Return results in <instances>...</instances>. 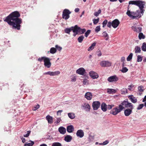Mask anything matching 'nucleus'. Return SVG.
Segmentation results:
<instances>
[{
  "instance_id": "nucleus-12",
  "label": "nucleus",
  "mask_w": 146,
  "mask_h": 146,
  "mask_svg": "<svg viewBox=\"0 0 146 146\" xmlns=\"http://www.w3.org/2000/svg\"><path fill=\"white\" fill-rule=\"evenodd\" d=\"M82 107L83 108L84 110L87 111H90V105L87 103H85L82 105Z\"/></svg>"
},
{
  "instance_id": "nucleus-32",
  "label": "nucleus",
  "mask_w": 146,
  "mask_h": 146,
  "mask_svg": "<svg viewBox=\"0 0 146 146\" xmlns=\"http://www.w3.org/2000/svg\"><path fill=\"white\" fill-rule=\"evenodd\" d=\"M86 31L85 29H81L79 27L78 34H83Z\"/></svg>"
},
{
  "instance_id": "nucleus-17",
  "label": "nucleus",
  "mask_w": 146,
  "mask_h": 146,
  "mask_svg": "<svg viewBox=\"0 0 146 146\" xmlns=\"http://www.w3.org/2000/svg\"><path fill=\"white\" fill-rule=\"evenodd\" d=\"M128 98L132 103H135L137 102V98L134 97L133 95H132L129 96Z\"/></svg>"
},
{
  "instance_id": "nucleus-16",
  "label": "nucleus",
  "mask_w": 146,
  "mask_h": 146,
  "mask_svg": "<svg viewBox=\"0 0 146 146\" xmlns=\"http://www.w3.org/2000/svg\"><path fill=\"white\" fill-rule=\"evenodd\" d=\"M76 135L78 137L82 138L84 136V133L82 130L79 129L77 131Z\"/></svg>"
},
{
  "instance_id": "nucleus-37",
  "label": "nucleus",
  "mask_w": 146,
  "mask_h": 146,
  "mask_svg": "<svg viewBox=\"0 0 146 146\" xmlns=\"http://www.w3.org/2000/svg\"><path fill=\"white\" fill-rule=\"evenodd\" d=\"M56 51V48L54 47H52L50 48V53L53 54L55 53Z\"/></svg>"
},
{
  "instance_id": "nucleus-41",
  "label": "nucleus",
  "mask_w": 146,
  "mask_h": 146,
  "mask_svg": "<svg viewBox=\"0 0 146 146\" xmlns=\"http://www.w3.org/2000/svg\"><path fill=\"white\" fill-rule=\"evenodd\" d=\"M52 146H62V145L61 143L56 142L53 143Z\"/></svg>"
},
{
  "instance_id": "nucleus-21",
  "label": "nucleus",
  "mask_w": 146,
  "mask_h": 146,
  "mask_svg": "<svg viewBox=\"0 0 146 146\" xmlns=\"http://www.w3.org/2000/svg\"><path fill=\"white\" fill-rule=\"evenodd\" d=\"M58 131L62 134H64L66 132V129L65 128L63 127H60L58 128Z\"/></svg>"
},
{
  "instance_id": "nucleus-2",
  "label": "nucleus",
  "mask_w": 146,
  "mask_h": 146,
  "mask_svg": "<svg viewBox=\"0 0 146 146\" xmlns=\"http://www.w3.org/2000/svg\"><path fill=\"white\" fill-rule=\"evenodd\" d=\"M122 106L125 108H129L125 109L124 111V115L126 116H128L132 112V110L133 109V104L129 102L127 100H124L122 102Z\"/></svg>"
},
{
  "instance_id": "nucleus-58",
  "label": "nucleus",
  "mask_w": 146,
  "mask_h": 146,
  "mask_svg": "<svg viewBox=\"0 0 146 146\" xmlns=\"http://www.w3.org/2000/svg\"><path fill=\"white\" fill-rule=\"evenodd\" d=\"M103 36L105 37H106L107 36H108V35L107 33H106V31H104L102 33Z\"/></svg>"
},
{
  "instance_id": "nucleus-64",
  "label": "nucleus",
  "mask_w": 146,
  "mask_h": 146,
  "mask_svg": "<svg viewBox=\"0 0 146 146\" xmlns=\"http://www.w3.org/2000/svg\"><path fill=\"white\" fill-rule=\"evenodd\" d=\"M87 82V80L86 79H84L83 81V84L84 85L86 84Z\"/></svg>"
},
{
  "instance_id": "nucleus-27",
  "label": "nucleus",
  "mask_w": 146,
  "mask_h": 146,
  "mask_svg": "<svg viewBox=\"0 0 146 146\" xmlns=\"http://www.w3.org/2000/svg\"><path fill=\"white\" fill-rule=\"evenodd\" d=\"M96 45V42H93V43L88 48V51H90L92 50H93L94 47Z\"/></svg>"
},
{
  "instance_id": "nucleus-48",
  "label": "nucleus",
  "mask_w": 146,
  "mask_h": 146,
  "mask_svg": "<svg viewBox=\"0 0 146 146\" xmlns=\"http://www.w3.org/2000/svg\"><path fill=\"white\" fill-rule=\"evenodd\" d=\"M143 87L142 86H140L138 87V91L140 92H142L144 90L143 89Z\"/></svg>"
},
{
  "instance_id": "nucleus-47",
  "label": "nucleus",
  "mask_w": 146,
  "mask_h": 146,
  "mask_svg": "<svg viewBox=\"0 0 146 146\" xmlns=\"http://www.w3.org/2000/svg\"><path fill=\"white\" fill-rule=\"evenodd\" d=\"M91 31L90 30H88L87 31H86L84 35L86 37H87L90 34Z\"/></svg>"
},
{
  "instance_id": "nucleus-24",
  "label": "nucleus",
  "mask_w": 146,
  "mask_h": 146,
  "mask_svg": "<svg viewBox=\"0 0 146 146\" xmlns=\"http://www.w3.org/2000/svg\"><path fill=\"white\" fill-rule=\"evenodd\" d=\"M46 119L49 123L51 124L53 122V118L49 115H47L46 117Z\"/></svg>"
},
{
  "instance_id": "nucleus-40",
  "label": "nucleus",
  "mask_w": 146,
  "mask_h": 146,
  "mask_svg": "<svg viewBox=\"0 0 146 146\" xmlns=\"http://www.w3.org/2000/svg\"><path fill=\"white\" fill-rule=\"evenodd\" d=\"M133 54L132 53L130 54L127 58V61H130L131 60L133 56Z\"/></svg>"
},
{
  "instance_id": "nucleus-25",
  "label": "nucleus",
  "mask_w": 146,
  "mask_h": 146,
  "mask_svg": "<svg viewBox=\"0 0 146 146\" xmlns=\"http://www.w3.org/2000/svg\"><path fill=\"white\" fill-rule=\"evenodd\" d=\"M140 13H141L140 11L139 10H137L136 12H135V15L134 16V17H135V19H136L137 17H141L143 15L142 14H140Z\"/></svg>"
},
{
  "instance_id": "nucleus-63",
  "label": "nucleus",
  "mask_w": 146,
  "mask_h": 146,
  "mask_svg": "<svg viewBox=\"0 0 146 146\" xmlns=\"http://www.w3.org/2000/svg\"><path fill=\"white\" fill-rule=\"evenodd\" d=\"M88 141H92L93 140V137L91 136H90L89 137V138H88Z\"/></svg>"
},
{
  "instance_id": "nucleus-61",
  "label": "nucleus",
  "mask_w": 146,
  "mask_h": 146,
  "mask_svg": "<svg viewBox=\"0 0 146 146\" xmlns=\"http://www.w3.org/2000/svg\"><path fill=\"white\" fill-rule=\"evenodd\" d=\"M76 80V78L75 76H74L71 78V81L72 82H74Z\"/></svg>"
},
{
  "instance_id": "nucleus-46",
  "label": "nucleus",
  "mask_w": 146,
  "mask_h": 146,
  "mask_svg": "<svg viewBox=\"0 0 146 146\" xmlns=\"http://www.w3.org/2000/svg\"><path fill=\"white\" fill-rule=\"evenodd\" d=\"M121 71L122 73H125L128 71V69L126 67H123Z\"/></svg>"
},
{
  "instance_id": "nucleus-13",
  "label": "nucleus",
  "mask_w": 146,
  "mask_h": 146,
  "mask_svg": "<svg viewBox=\"0 0 146 146\" xmlns=\"http://www.w3.org/2000/svg\"><path fill=\"white\" fill-rule=\"evenodd\" d=\"M112 26L114 28H117L120 23V22L119 20L117 19H115L112 21Z\"/></svg>"
},
{
  "instance_id": "nucleus-6",
  "label": "nucleus",
  "mask_w": 146,
  "mask_h": 146,
  "mask_svg": "<svg viewBox=\"0 0 146 146\" xmlns=\"http://www.w3.org/2000/svg\"><path fill=\"white\" fill-rule=\"evenodd\" d=\"M71 28L72 29V31L74 33L73 35L75 37L78 34L79 29V27L76 25L74 26L71 27Z\"/></svg>"
},
{
  "instance_id": "nucleus-23",
  "label": "nucleus",
  "mask_w": 146,
  "mask_h": 146,
  "mask_svg": "<svg viewBox=\"0 0 146 146\" xmlns=\"http://www.w3.org/2000/svg\"><path fill=\"white\" fill-rule=\"evenodd\" d=\"M72 139V137L70 135H67L64 137V140L66 142H70Z\"/></svg>"
},
{
  "instance_id": "nucleus-10",
  "label": "nucleus",
  "mask_w": 146,
  "mask_h": 146,
  "mask_svg": "<svg viewBox=\"0 0 146 146\" xmlns=\"http://www.w3.org/2000/svg\"><path fill=\"white\" fill-rule=\"evenodd\" d=\"M100 103L99 101L94 102L92 104V107L94 110H97L100 107Z\"/></svg>"
},
{
  "instance_id": "nucleus-56",
  "label": "nucleus",
  "mask_w": 146,
  "mask_h": 146,
  "mask_svg": "<svg viewBox=\"0 0 146 146\" xmlns=\"http://www.w3.org/2000/svg\"><path fill=\"white\" fill-rule=\"evenodd\" d=\"M61 120L60 118H57V121L54 122V123L58 124L59 123Z\"/></svg>"
},
{
  "instance_id": "nucleus-62",
  "label": "nucleus",
  "mask_w": 146,
  "mask_h": 146,
  "mask_svg": "<svg viewBox=\"0 0 146 146\" xmlns=\"http://www.w3.org/2000/svg\"><path fill=\"white\" fill-rule=\"evenodd\" d=\"M108 140H106L103 143V145H105L109 143Z\"/></svg>"
},
{
  "instance_id": "nucleus-9",
  "label": "nucleus",
  "mask_w": 146,
  "mask_h": 146,
  "mask_svg": "<svg viewBox=\"0 0 146 146\" xmlns=\"http://www.w3.org/2000/svg\"><path fill=\"white\" fill-rule=\"evenodd\" d=\"M60 74V72L59 71H57L55 72L48 71L44 72L43 73V75H49L50 76H55L58 75Z\"/></svg>"
},
{
  "instance_id": "nucleus-28",
  "label": "nucleus",
  "mask_w": 146,
  "mask_h": 146,
  "mask_svg": "<svg viewBox=\"0 0 146 146\" xmlns=\"http://www.w3.org/2000/svg\"><path fill=\"white\" fill-rule=\"evenodd\" d=\"M68 116L69 118L71 119H73L75 117V115L73 113H68Z\"/></svg>"
},
{
  "instance_id": "nucleus-39",
  "label": "nucleus",
  "mask_w": 146,
  "mask_h": 146,
  "mask_svg": "<svg viewBox=\"0 0 146 146\" xmlns=\"http://www.w3.org/2000/svg\"><path fill=\"white\" fill-rule=\"evenodd\" d=\"M137 1L138 0L130 1L129 2V5H137Z\"/></svg>"
},
{
  "instance_id": "nucleus-34",
  "label": "nucleus",
  "mask_w": 146,
  "mask_h": 146,
  "mask_svg": "<svg viewBox=\"0 0 146 146\" xmlns=\"http://www.w3.org/2000/svg\"><path fill=\"white\" fill-rule=\"evenodd\" d=\"M145 36L142 33H139L138 38L139 39H144L145 38Z\"/></svg>"
},
{
  "instance_id": "nucleus-26",
  "label": "nucleus",
  "mask_w": 146,
  "mask_h": 146,
  "mask_svg": "<svg viewBox=\"0 0 146 146\" xmlns=\"http://www.w3.org/2000/svg\"><path fill=\"white\" fill-rule=\"evenodd\" d=\"M107 92V93L109 94H113L116 92V90L113 89L108 88Z\"/></svg>"
},
{
  "instance_id": "nucleus-55",
  "label": "nucleus",
  "mask_w": 146,
  "mask_h": 146,
  "mask_svg": "<svg viewBox=\"0 0 146 146\" xmlns=\"http://www.w3.org/2000/svg\"><path fill=\"white\" fill-rule=\"evenodd\" d=\"M31 131H27V133L23 135V136L24 137H28L29 135L30 134Z\"/></svg>"
},
{
  "instance_id": "nucleus-49",
  "label": "nucleus",
  "mask_w": 146,
  "mask_h": 146,
  "mask_svg": "<svg viewBox=\"0 0 146 146\" xmlns=\"http://www.w3.org/2000/svg\"><path fill=\"white\" fill-rule=\"evenodd\" d=\"M114 106V105L113 104H109L108 105H107V110L108 109L109 110H110Z\"/></svg>"
},
{
  "instance_id": "nucleus-14",
  "label": "nucleus",
  "mask_w": 146,
  "mask_h": 146,
  "mask_svg": "<svg viewBox=\"0 0 146 146\" xmlns=\"http://www.w3.org/2000/svg\"><path fill=\"white\" fill-rule=\"evenodd\" d=\"M89 74L90 77L93 79L97 78L99 77L98 74L93 71H90L89 73Z\"/></svg>"
},
{
  "instance_id": "nucleus-31",
  "label": "nucleus",
  "mask_w": 146,
  "mask_h": 146,
  "mask_svg": "<svg viewBox=\"0 0 146 146\" xmlns=\"http://www.w3.org/2000/svg\"><path fill=\"white\" fill-rule=\"evenodd\" d=\"M29 141L30 142V143H26L24 144V146H33L34 144V142L31 140H30Z\"/></svg>"
},
{
  "instance_id": "nucleus-3",
  "label": "nucleus",
  "mask_w": 146,
  "mask_h": 146,
  "mask_svg": "<svg viewBox=\"0 0 146 146\" xmlns=\"http://www.w3.org/2000/svg\"><path fill=\"white\" fill-rule=\"evenodd\" d=\"M121 104L122 102L119 105L118 108L115 107L111 110L110 112V113L113 115H116L118 113L121 112L125 109V108L122 106Z\"/></svg>"
},
{
  "instance_id": "nucleus-19",
  "label": "nucleus",
  "mask_w": 146,
  "mask_h": 146,
  "mask_svg": "<svg viewBox=\"0 0 146 146\" xmlns=\"http://www.w3.org/2000/svg\"><path fill=\"white\" fill-rule=\"evenodd\" d=\"M66 130L69 133H72L74 131V127L72 125H68L67 127Z\"/></svg>"
},
{
  "instance_id": "nucleus-4",
  "label": "nucleus",
  "mask_w": 146,
  "mask_h": 146,
  "mask_svg": "<svg viewBox=\"0 0 146 146\" xmlns=\"http://www.w3.org/2000/svg\"><path fill=\"white\" fill-rule=\"evenodd\" d=\"M145 2L141 0H138L137 6L139 7L141 11V13L143 15L144 10L143 9L144 6L145 5Z\"/></svg>"
},
{
  "instance_id": "nucleus-36",
  "label": "nucleus",
  "mask_w": 146,
  "mask_h": 146,
  "mask_svg": "<svg viewBox=\"0 0 146 146\" xmlns=\"http://www.w3.org/2000/svg\"><path fill=\"white\" fill-rule=\"evenodd\" d=\"M141 49L143 51H146V43L144 42L143 43L141 46Z\"/></svg>"
},
{
  "instance_id": "nucleus-5",
  "label": "nucleus",
  "mask_w": 146,
  "mask_h": 146,
  "mask_svg": "<svg viewBox=\"0 0 146 146\" xmlns=\"http://www.w3.org/2000/svg\"><path fill=\"white\" fill-rule=\"evenodd\" d=\"M71 12L67 9H64L62 13V18L63 19L66 20L70 18V14H71Z\"/></svg>"
},
{
  "instance_id": "nucleus-42",
  "label": "nucleus",
  "mask_w": 146,
  "mask_h": 146,
  "mask_svg": "<svg viewBox=\"0 0 146 146\" xmlns=\"http://www.w3.org/2000/svg\"><path fill=\"white\" fill-rule=\"evenodd\" d=\"M46 57H47L46 56H43L41 57H39L38 59V60L40 62H41L42 61H43L44 62L45 59H46Z\"/></svg>"
},
{
  "instance_id": "nucleus-59",
  "label": "nucleus",
  "mask_w": 146,
  "mask_h": 146,
  "mask_svg": "<svg viewBox=\"0 0 146 146\" xmlns=\"http://www.w3.org/2000/svg\"><path fill=\"white\" fill-rule=\"evenodd\" d=\"M20 138L21 139V140L22 141V142L23 143H24L25 142L26 139L25 138H24L22 136H20Z\"/></svg>"
},
{
  "instance_id": "nucleus-15",
  "label": "nucleus",
  "mask_w": 146,
  "mask_h": 146,
  "mask_svg": "<svg viewBox=\"0 0 146 146\" xmlns=\"http://www.w3.org/2000/svg\"><path fill=\"white\" fill-rule=\"evenodd\" d=\"M86 70L83 68H80L77 70L76 71V73L81 75H83L85 74Z\"/></svg>"
},
{
  "instance_id": "nucleus-43",
  "label": "nucleus",
  "mask_w": 146,
  "mask_h": 146,
  "mask_svg": "<svg viewBox=\"0 0 146 146\" xmlns=\"http://www.w3.org/2000/svg\"><path fill=\"white\" fill-rule=\"evenodd\" d=\"M143 59V57L140 55H138L137 56V62H141Z\"/></svg>"
},
{
  "instance_id": "nucleus-54",
  "label": "nucleus",
  "mask_w": 146,
  "mask_h": 146,
  "mask_svg": "<svg viewBox=\"0 0 146 146\" xmlns=\"http://www.w3.org/2000/svg\"><path fill=\"white\" fill-rule=\"evenodd\" d=\"M55 47L56 49H57L59 51H60L62 49V48L60 46H59L58 45H56L55 46Z\"/></svg>"
},
{
  "instance_id": "nucleus-29",
  "label": "nucleus",
  "mask_w": 146,
  "mask_h": 146,
  "mask_svg": "<svg viewBox=\"0 0 146 146\" xmlns=\"http://www.w3.org/2000/svg\"><path fill=\"white\" fill-rule=\"evenodd\" d=\"M64 32L65 33L70 34V32L71 31H72V29L71 28V27L70 28H67L64 29Z\"/></svg>"
},
{
  "instance_id": "nucleus-44",
  "label": "nucleus",
  "mask_w": 146,
  "mask_h": 146,
  "mask_svg": "<svg viewBox=\"0 0 146 146\" xmlns=\"http://www.w3.org/2000/svg\"><path fill=\"white\" fill-rule=\"evenodd\" d=\"M101 12V10L100 9L97 12H95L94 13V15L96 17L98 16L99 14H100Z\"/></svg>"
},
{
  "instance_id": "nucleus-38",
  "label": "nucleus",
  "mask_w": 146,
  "mask_h": 146,
  "mask_svg": "<svg viewBox=\"0 0 146 146\" xmlns=\"http://www.w3.org/2000/svg\"><path fill=\"white\" fill-rule=\"evenodd\" d=\"M122 94H125L127 93V90L126 88H123L121 90Z\"/></svg>"
},
{
  "instance_id": "nucleus-57",
  "label": "nucleus",
  "mask_w": 146,
  "mask_h": 146,
  "mask_svg": "<svg viewBox=\"0 0 146 146\" xmlns=\"http://www.w3.org/2000/svg\"><path fill=\"white\" fill-rule=\"evenodd\" d=\"M112 22L109 21L108 22L107 24V26L109 28H111V26H112Z\"/></svg>"
},
{
  "instance_id": "nucleus-45",
  "label": "nucleus",
  "mask_w": 146,
  "mask_h": 146,
  "mask_svg": "<svg viewBox=\"0 0 146 146\" xmlns=\"http://www.w3.org/2000/svg\"><path fill=\"white\" fill-rule=\"evenodd\" d=\"M99 20V18H98V19H93V23L94 25H96L97 24Z\"/></svg>"
},
{
  "instance_id": "nucleus-1",
  "label": "nucleus",
  "mask_w": 146,
  "mask_h": 146,
  "mask_svg": "<svg viewBox=\"0 0 146 146\" xmlns=\"http://www.w3.org/2000/svg\"><path fill=\"white\" fill-rule=\"evenodd\" d=\"M20 16L19 13L15 11L11 13L6 17L4 18L3 20L10 26H12L13 29L19 30L20 29V25L22 23V19L19 18Z\"/></svg>"
},
{
  "instance_id": "nucleus-50",
  "label": "nucleus",
  "mask_w": 146,
  "mask_h": 146,
  "mask_svg": "<svg viewBox=\"0 0 146 146\" xmlns=\"http://www.w3.org/2000/svg\"><path fill=\"white\" fill-rule=\"evenodd\" d=\"M100 30V26H97L95 29V31L96 33H98Z\"/></svg>"
},
{
  "instance_id": "nucleus-11",
  "label": "nucleus",
  "mask_w": 146,
  "mask_h": 146,
  "mask_svg": "<svg viewBox=\"0 0 146 146\" xmlns=\"http://www.w3.org/2000/svg\"><path fill=\"white\" fill-rule=\"evenodd\" d=\"M50 59L48 57H46L44 61V66L49 68L51 66V64L50 62Z\"/></svg>"
},
{
  "instance_id": "nucleus-35",
  "label": "nucleus",
  "mask_w": 146,
  "mask_h": 146,
  "mask_svg": "<svg viewBox=\"0 0 146 146\" xmlns=\"http://www.w3.org/2000/svg\"><path fill=\"white\" fill-rule=\"evenodd\" d=\"M84 38V37L83 35L79 37L78 38V42L79 43L82 42Z\"/></svg>"
},
{
  "instance_id": "nucleus-33",
  "label": "nucleus",
  "mask_w": 146,
  "mask_h": 146,
  "mask_svg": "<svg viewBox=\"0 0 146 146\" xmlns=\"http://www.w3.org/2000/svg\"><path fill=\"white\" fill-rule=\"evenodd\" d=\"M135 53H140L141 50L140 48L138 46H136L135 49Z\"/></svg>"
},
{
  "instance_id": "nucleus-52",
  "label": "nucleus",
  "mask_w": 146,
  "mask_h": 146,
  "mask_svg": "<svg viewBox=\"0 0 146 146\" xmlns=\"http://www.w3.org/2000/svg\"><path fill=\"white\" fill-rule=\"evenodd\" d=\"M108 21L107 20H105L102 23L103 27H104L106 25V24H107Z\"/></svg>"
},
{
  "instance_id": "nucleus-18",
  "label": "nucleus",
  "mask_w": 146,
  "mask_h": 146,
  "mask_svg": "<svg viewBox=\"0 0 146 146\" xmlns=\"http://www.w3.org/2000/svg\"><path fill=\"white\" fill-rule=\"evenodd\" d=\"M131 29L134 31L138 33L141 32L142 30V28L141 27H136L135 26L132 27Z\"/></svg>"
},
{
  "instance_id": "nucleus-20",
  "label": "nucleus",
  "mask_w": 146,
  "mask_h": 146,
  "mask_svg": "<svg viewBox=\"0 0 146 146\" xmlns=\"http://www.w3.org/2000/svg\"><path fill=\"white\" fill-rule=\"evenodd\" d=\"M92 93L90 92L86 93L85 95V97L88 100H91L92 98Z\"/></svg>"
},
{
  "instance_id": "nucleus-8",
  "label": "nucleus",
  "mask_w": 146,
  "mask_h": 146,
  "mask_svg": "<svg viewBox=\"0 0 146 146\" xmlns=\"http://www.w3.org/2000/svg\"><path fill=\"white\" fill-rule=\"evenodd\" d=\"M100 64L103 67H109L111 66V63L108 61L104 60L100 62Z\"/></svg>"
},
{
  "instance_id": "nucleus-22",
  "label": "nucleus",
  "mask_w": 146,
  "mask_h": 146,
  "mask_svg": "<svg viewBox=\"0 0 146 146\" xmlns=\"http://www.w3.org/2000/svg\"><path fill=\"white\" fill-rule=\"evenodd\" d=\"M101 109L102 110L104 111H106L107 110V106L106 104L105 103H103L101 105Z\"/></svg>"
},
{
  "instance_id": "nucleus-53",
  "label": "nucleus",
  "mask_w": 146,
  "mask_h": 146,
  "mask_svg": "<svg viewBox=\"0 0 146 146\" xmlns=\"http://www.w3.org/2000/svg\"><path fill=\"white\" fill-rule=\"evenodd\" d=\"M40 107V106L38 104H37L36 105V106L34 107H33V110L34 111H35L37 109H38Z\"/></svg>"
},
{
  "instance_id": "nucleus-7",
  "label": "nucleus",
  "mask_w": 146,
  "mask_h": 146,
  "mask_svg": "<svg viewBox=\"0 0 146 146\" xmlns=\"http://www.w3.org/2000/svg\"><path fill=\"white\" fill-rule=\"evenodd\" d=\"M118 80L119 78L115 75L109 77L107 79L108 81L110 82H116Z\"/></svg>"
},
{
  "instance_id": "nucleus-51",
  "label": "nucleus",
  "mask_w": 146,
  "mask_h": 146,
  "mask_svg": "<svg viewBox=\"0 0 146 146\" xmlns=\"http://www.w3.org/2000/svg\"><path fill=\"white\" fill-rule=\"evenodd\" d=\"M143 104H140L138 105V107L137 108V110H140L143 108Z\"/></svg>"
},
{
  "instance_id": "nucleus-60",
  "label": "nucleus",
  "mask_w": 146,
  "mask_h": 146,
  "mask_svg": "<svg viewBox=\"0 0 146 146\" xmlns=\"http://www.w3.org/2000/svg\"><path fill=\"white\" fill-rule=\"evenodd\" d=\"M134 85L133 84L129 85L128 86L129 88H128V89L129 90H131V88L134 87Z\"/></svg>"
},
{
  "instance_id": "nucleus-30",
  "label": "nucleus",
  "mask_w": 146,
  "mask_h": 146,
  "mask_svg": "<svg viewBox=\"0 0 146 146\" xmlns=\"http://www.w3.org/2000/svg\"><path fill=\"white\" fill-rule=\"evenodd\" d=\"M131 12L128 11L126 13V14L131 18L133 19H135V17L134 16L131 15Z\"/></svg>"
}]
</instances>
